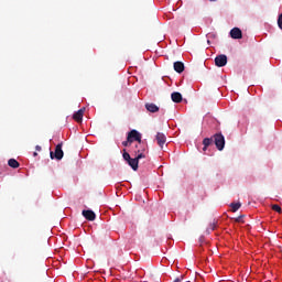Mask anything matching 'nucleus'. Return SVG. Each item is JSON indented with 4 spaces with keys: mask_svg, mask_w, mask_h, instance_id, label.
I'll use <instances>...</instances> for the list:
<instances>
[{
    "mask_svg": "<svg viewBox=\"0 0 282 282\" xmlns=\"http://www.w3.org/2000/svg\"><path fill=\"white\" fill-rule=\"evenodd\" d=\"M149 145L144 141H138L132 148V153L138 158L144 159L147 158L149 151Z\"/></svg>",
    "mask_w": 282,
    "mask_h": 282,
    "instance_id": "f257e3e1",
    "label": "nucleus"
},
{
    "mask_svg": "<svg viewBox=\"0 0 282 282\" xmlns=\"http://www.w3.org/2000/svg\"><path fill=\"white\" fill-rule=\"evenodd\" d=\"M214 143L216 145V149L218 151H224L226 147V138H224V134L221 133H216L213 135Z\"/></svg>",
    "mask_w": 282,
    "mask_h": 282,
    "instance_id": "f03ea898",
    "label": "nucleus"
},
{
    "mask_svg": "<svg viewBox=\"0 0 282 282\" xmlns=\"http://www.w3.org/2000/svg\"><path fill=\"white\" fill-rule=\"evenodd\" d=\"M63 155H65V153L63 152V143H58L55 147V152H50V158L51 160H63Z\"/></svg>",
    "mask_w": 282,
    "mask_h": 282,
    "instance_id": "7ed1b4c3",
    "label": "nucleus"
},
{
    "mask_svg": "<svg viewBox=\"0 0 282 282\" xmlns=\"http://www.w3.org/2000/svg\"><path fill=\"white\" fill-rule=\"evenodd\" d=\"M216 67H226L228 65V56L220 54L215 57Z\"/></svg>",
    "mask_w": 282,
    "mask_h": 282,
    "instance_id": "20e7f679",
    "label": "nucleus"
},
{
    "mask_svg": "<svg viewBox=\"0 0 282 282\" xmlns=\"http://www.w3.org/2000/svg\"><path fill=\"white\" fill-rule=\"evenodd\" d=\"M128 140L132 141V142H133V140L135 142H142V134L140 132H138V130H131L128 133Z\"/></svg>",
    "mask_w": 282,
    "mask_h": 282,
    "instance_id": "39448f33",
    "label": "nucleus"
},
{
    "mask_svg": "<svg viewBox=\"0 0 282 282\" xmlns=\"http://www.w3.org/2000/svg\"><path fill=\"white\" fill-rule=\"evenodd\" d=\"M83 217H85V219H87L88 221H94L96 219V213H94V210L91 209H87V210H83L82 212Z\"/></svg>",
    "mask_w": 282,
    "mask_h": 282,
    "instance_id": "423d86ee",
    "label": "nucleus"
},
{
    "mask_svg": "<svg viewBox=\"0 0 282 282\" xmlns=\"http://www.w3.org/2000/svg\"><path fill=\"white\" fill-rule=\"evenodd\" d=\"M230 36H231V39L239 40V39H243V33L241 32V29L234 28L230 31Z\"/></svg>",
    "mask_w": 282,
    "mask_h": 282,
    "instance_id": "0eeeda50",
    "label": "nucleus"
},
{
    "mask_svg": "<svg viewBox=\"0 0 282 282\" xmlns=\"http://www.w3.org/2000/svg\"><path fill=\"white\" fill-rule=\"evenodd\" d=\"M156 142L161 149L166 144V135L162 132L156 133Z\"/></svg>",
    "mask_w": 282,
    "mask_h": 282,
    "instance_id": "6e6552de",
    "label": "nucleus"
},
{
    "mask_svg": "<svg viewBox=\"0 0 282 282\" xmlns=\"http://www.w3.org/2000/svg\"><path fill=\"white\" fill-rule=\"evenodd\" d=\"M140 160H142V158H138V155H134L133 159H130L128 161V164H129V166H131V169L133 171H138V164H139Z\"/></svg>",
    "mask_w": 282,
    "mask_h": 282,
    "instance_id": "1a4fd4ad",
    "label": "nucleus"
},
{
    "mask_svg": "<svg viewBox=\"0 0 282 282\" xmlns=\"http://www.w3.org/2000/svg\"><path fill=\"white\" fill-rule=\"evenodd\" d=\"M145 109L150 113H158V111H160V107H158V105L152 104V102H147L145 104Z\"/></svg>",
    "mask_w": 282,
    "mask_h": 282,
    "instance_id": "9d476101",
    "label": "nucleus"
},
{
    "mask_svg": "<svg viewBox=\"0 0 282 282\" xmlns=\"http://www.w3.org/2000/svg\"><path fill=\"white\" fill-rule=\"evenodd\" d=\"M84 113L85 109H79L77 112L73 115V120H75L76 122H82Z\"/></svg>",
    "mask_w": 282,
    "mask_h": 282,
    "instance_id": "9b49d317",
    "label": "nucleus"
},
{
    "mask_svg": "<svg viewBox=\"0 0 282 282\" xmlns=\"http://www.w3.org/2000/svg\"><path fill=\"white\" fill-rule=\"evenodd\" d=\"M171 99L173 102L180 104V102H182V94L177 93V91L172 93Z\"/></svg>",
    "mask_w": 282,
    "mask_h": 282,
    "instance_id": "f8f14e48",
    "label": "nucleus"
},
{
    "mask_svg": "<svg viewBox=\"0 0 282 282\" xmlns=\"http://www.w3.org/2000/svg\"><path fill=\"white\" fill-rule=\"evenodd\" d=\"M174 70H176L177 74H182V72H184V63L175 62L174 63Z\"/></svg>",
    "mask_w": 282,
    "mask_h": 282,
    "instance_id": "ddd939ff",
    "label": "nucleus"
},
{
    "mask_svg": "<svg viewBox=\"0 0 282 282\" xmlns=\"http://www.w3.org/2000/svg\"><path fill=\"white\" fill-rule=\"evenodd\" d=\"M8 165L11 167V169H19L20 164H19V161H17L15 159H10L8 161Z\"/></svg>",
    "mask_w": 282,
    "mask_h": 282,
    "instance_id": "4468645a",
    "label": "nucleus"
},
{
    "mask_svg": "<svg viewBox=\"0 0 282 282\" xmlns=\"http://www.w3.org/2000/svg\"><path fill=\"white\" fill-rule=\"evenodd\" d=\"M230 207H231V213H237V210L241 208V203H231Z\"/></svg>",
    "mask_w": 282,
    "mask_h": 282,
    "instance_id": "2eb2a0df",
    "label": "nucleus"
},
{
    "mask_svg": "<svg viewBox=\"0 0 282 282\" xmlns=\"http://www.w3.org/2000/svg\"><path fill=\"white\" fill-rule=\"evenodd\" d=\"M213 137L212 138H205L204 140H203V144H204V147H210V144H213Z\"/></svg>",
    "mask_w": 282,
    "mask_h": 282,
    "instance_id": "dca6fc26",
    "label": "nucleus"
},
{
    "mask_svg": "<svg viewBox=\"0 0 282 282\" xmlns=\"http://www.w3.org/2000/svg\"><path fill=\"white\" fill-rule=\"evenodd\" d=\"M271 208H272V210H274L275 213H279V214L282 213L281 206H279V205H272Z\"/></svg>",
    "mask_w": 282,
    "mask_h": 282,
    "instance_id": "f3484780",
    "label": "nucleus"
},
{
    "mask_svg": "<svg viewBox=\"0 0 282 282\" xmlns=\"http://www.w3.org/2000/svg\"><path fill=\"white\" fill-rule=\"evenodd\" d=\"M243 215H241V216H238L236 219H235V221L237 223V224H243Z\"/></svg>",
    "mask_w": 282,
    "mask_h": 282,
    "instance_id": "a211bd4d",
    "label": "nucleus"
},
{
    "mask_svg": "<svg viewBox=\"0 0 282 282\" xmlns=\"http://www.w3.org/2000/svg\"><path fill=\"white\" fill-rule=\"evenodd\" d=\"M133 141H129V138L127 137V141H123L122 142V147H131V143H132Z\"/></svg>",
    "mask_w": 282,
    "mask_h": 282,
    "instance_id": "6ab92c4d",
    "label": "nucleus"
},
{
    "mask_svg": "<svg viewBox=\"0 0 282 282\" xmlns=\"http://www.w3.org/2000/svg\"><path fill=\"white\" fill-rule=\"evenodd\" d=\"M123 160H126V162L131 160V154H129L128 152H123Z\"/></svg>",
    "mask_w": 282,
    "mask_h": 282,
    "instance_id": "aec40b11",
    "label": "nucleus"
},
{
    "mask_svg": "<svg viewBox=\"0 0 282 282\" xmlns=\"http://www.w3.org/2000/svg\"><path fill=\"white\" fill-rule=\"evenodd\" d=\"M278 26L282 30V13L278 18Z\"/></svg>",
    "mask_w": 282,
    "mask_h": 282,
    "instance_id": "412c9836",
    "label": "nucleus"
},
{
    "mask_svg": "<svg viewBox=\"0 0 282 282\" xmlns=\"http://www.w3.org/2000/svg\"><path fill=\"white\" fill-rule=\"evenodd\" d=\"M215 228H217V224L216 223H210L209 224V230H215Z\"/></svg>",
    "mask_w": 282,
    "mask_h": 282,
    "instance_id": "4be33fe9",
    "label": "nucleus"
},
{
    "mask_svg": "<svg viewBox=\"0 0 282 282\" xmlns=\"http://www.w3.org/2000/svg\"><path fill=\"white\" fill-rule=\"evenodd\" d=\"M182 279H184V276L176 278L173 282H182Z\"/></svg>",
    "mask_w": 282,
    "mask_h": 282,
    "instance_id": "5701e85b",
    "label": "nucleus"
},
{
    "mask_svg": "<svg viewBox=\"0 0 282 282\" xmlns=\"http://www.w3.org/2000/svg\"><path fill=\"white\" fill-rule=\"evenodd\" d=\"M35 151H41V145H36Z\"/></svg>",
    "mask_w": 282,
    "mask_h": 282,
    "instance_id": "b1692460",
    "label": "nucleus"
},
{
    "mask_svg": "<svg viewBox=\"0 0 282 282\" xmlns=\"http://www.w3.org/2000/svg\"><path fill=\"white\" fill-rule=\"evenodd\" d=\"M208 147L204 145L203 151H207Z\"/></svg>",
    "mask_w": 282,
    "mask_h": 282,
    "instance_id": "393cba45",
    "label": "nucleus"
},
{
    "mask_svg": "<svg viewBox=\"0 0 282 282\" xmlns=\"http://www.w3.org/2000/svg\"><path fill=\"white\" fill-rule=\"evenodd\" d=\"M33 155H34V158H36V155H39V153L34 152Z\"/></svg>",
    "mask_w": 282,
    "mask_h": 282,
    "instance_id": "a878e982",
    "label": "nucleus"
},
{
    "mask_svg": "<svg viewBox=\"0 0 282 282\" xmlns=\"http://www.w3.org/2000/svg\"><path fill=\"white\" fill-rule=\"evenodd\" d=\"M209 1H217V0H209Z\"/></svg>",
    "mask_w": 282,
    "mask_h": 282,
    "instance_id": "bb28decb",
    "label": "nucleus"
}]
</instances>
